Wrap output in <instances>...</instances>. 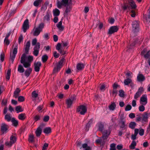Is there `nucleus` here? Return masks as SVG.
<instances>
[{
  "label": "nucleus",
  "mask_w": 150,
  "mask_h": 150,
  "mask_svg": "<svg viewBox=\"0 0 150 150\" xmlns=\"http://www.w3.org/2000/svg\"><path fill=\"white\" fill-rule=\"evenodd\" d=\"M40 47V43L39 42L37 43L36 45L34 48V51L33 54L35 56L38 55L39 49Z\"/></svg>",
  "instance_id": "nucleus-12"
},
{
  "label": "nucleus",
  "mask_w": 150,
  "mask_h": 150,
  "mask_svg": "<svg viewBox=\"0 0 150 150\" xmlns=\"http://www.w3.org/2000/svg\"><path fill=\"white\" fill-rule=\"evenodd\" d=\"M8 128V126L5 124L3 123L1 126V129L3 133L6 132Z\"/></svg>",
  "instance_id": "nucleus-22"
},
{
  "label": "nucleus",
  "mask_w": 150,
  "mask_h": 150,
  "mask_svg": "<svg viewBox=\"0 0 150 150\" xmlns=\"http://www.w3.org/2000/svg\"><path fill=\"white\" fill-rule=\"evenodd\" d=\"M43 0H35L33 3V5L36 7H38L42 1Z\"/></svg>",
  "instance_id": "nucleus-34"
},
{
  "label": "nucleus",
  "mask_w": 150,
  "mask_h": 150,
  "mask_svg": "<svg viewBox=\"0 0 150 150\" xmlns=\"http://www.w3.org/2000/svg\"><path fill=\"white\" fill-rule=\"evenodd\" d=\"M50 14L48 13H47L44 17V21H48L50 20Z\"/></svg>",
  "instance_id": "nucleus-30"
},
{
  "label": "nucleus",
  "mask_w": 150,
  "mask_h": 150,
  "mask_svg": "<svg viewBox=\"0 0 150 150\" xmlns=\"http://www.w3.org/2000/svg\"><path fill=\"white\" fill-rule=\"evenodd\" d=\"M140 103L142 105H145L147 102V96L146 95H143L140 98Z\"/></svg>",
  "instance_id": "nucleus-13"
},
{
  "label": "nucleus",
  "mask_w": 150,
  "mask_h": 150,
  "mask_svg": "<svg viewBox=\"0 0 150 150\" xmlns=\"http://www.w3.org/2000/svg\"><path fill=\"white\" fill-rule=\"evenodd\" d=\"M144 91V90L142 87L140 88L139 89L135 95L134 96V98L135 99H136L137 98H139L142 94Z\"/></svg>",
  "instance_id": "nucleus-17"
},
{
  "label": "nucleus",
  "mask_w": 150,
  "mask_h": 150,
  "mask_svg": "<svg viewBox=\"0 0 150 150\" xmlns=\"http://www.w3.org/2000/svg\"><path fill=\"white\" fill-rule=\"evenodd\" d=\"M128 2L129 6H128L126 3H124V6H122L124 10H126L127 8L132 9H135L137 7L136 5L133 0H127ZM124 3H125L124 2Z\"/></svg>",
  "instance_id": "nucleus-6"
},
{
  "label": "nucleus",
  "mask_w": 150,
  "mask_h": 150,
  "mask_svg": "<svg viewBox=\"0 0 150 150\" xmlns=\"http://www.w3.org/2000/svg\"><path fill=\"white\" fill-rule=\"evenodd\" d=\"M119 124L120 127L124 128L125 126V121L123 119H121V120L119 122Z\"/></svg>",
  "instance_id": "nucleus-36"
},
{
  "label": "nucleus",
  "mask_w": 150,
  "mask_h": 150,
  "mask_svg": "<svg viewBox=\"0 0 150 150\" xmlns=\"http://www.w3.org/2000/svg\"><path fill=\"white\" fill-rule=\"evenodd\" d=\"M43 37L46 40L48 39L49 38V34L48 33H45Z\"/></svg>",
  "instance_id": "nucleus-58"
},
{
  "label": "nucleus",
  "mask_w": 150,
  "mask_h": 150,
  "mask_svg": "<svg viewBox=\"0 0 150 150\" xmlns=\"http://www.w3.org/2000/svg\"><path fill=\"white\" fill-rule=\"evenodd\" d=\"M149 117V114L147 112H145L142 114H137L136 115V121L145 123L148 122Z\"/></svg>",
  "instance_id": "nucleus-3"
},
{
  "label": "nucleus",
  "mask_w": 150,
  "mask_h": 150,
  "mask_svg": "<svg viewBox=\"0 0 150 150\" xmlns=\"http://www.w3.org/2000/svg\"><path fill=\"white\" fill-rule=\"evenodd\" d=\"M44 24L43 23H40L39 26L36 28H35L33 30V34L34 36H38L44 27Z\"/></svg>",
  "instance_id": "nucleus-5"
},
{
  "label": "nucleus",
  "mask_w": 150,
  "mask_h": 150,
  "mask_svg": "<svg viewBox=\"0 0 150 150\" xmlns=\"http://www.w3.org/2000/svg\"><path fill=\"white\" fill-rule=\"evenodd\" d=\"M116 144H112L110 145V150H116Z\"/></svg>",
  "instance_id": "nucleus-51"
},
{
  "label": "nucleus",
  "mask_w": 150,
  "mask_h": 150,
  "mask_svg": "<svg viewBox=\"0 0 150 150\" xmlns=\"http://www.w3.org/2000/svg\"><path fill=\"white\" fill-rule=\"evenodd\" d=\"M16 137L12 135L10 137V141L6 142L5 144L6 146L10 147L13 144L16 142Z\"/></svg>",
  "instance_id": "nucleus-9"
},
{
  "label": "nucleus",
  "mask_w": 150,
  "mask_h": 150,
  "mask_svg": "<svg viewBox=\"0 0 150 150\" xmlns=\"http://www.w3.org/2000/svg\"><path fill=\"white\" fill-rule=\"evenodd\" d=\"M42 128L41 126H40L36 129L35 133L37 137H39L40 136L42 132Z\"/></svg>",
  "instance_id": "nucleus-25"
},
{
  "label": "nucleus",
  "mask_w": 150,
  "mask_h": 150,
  "mask_svg": "<svg viewBox=\"0 0 150 150\" xmlns=\"http://www.w3.org/2000/svg\"><path fill=\"white\" fill-rule=\"evenodd\" d=\"M136 125V124L135 122H131L129 124V127L132 129H134Z\"/></svg>",
  "instance_id": "nucleus-38"
},
{
  "label": "nucleus",
  "mask_w": 150,
  "mask_h": 150,
  "mask_svg": "<svg viewBox=\"0 0 150 150\" xmlns=\"http://www.w3.org/2000/svg\"><path fill=\"white\" fill-rule=\"evenodd\" d=\"M116 107V105L115 103H112L109 106V109L110 110H113Z\"/></svg>",
  "instance_id": "nucleus-43"
},
{
  "label": "nucleus",
  "mask_w": 150,
  "mask_h": 150,
  "mask_svg": "<svg viewBox=\"0 0 150 150\" xmlns=\"http://www.w3.org/2000/svg\"><path fill=\"white\" fill-rule=\"evenodd\" d=\"M98 127V130L101 132H102L104 129V125L101 122L99 123L97 125Z\"/></svg>",
  "instance_id": "nucleus-28"
},
{
  "label": "nucleus",
  "mask_w": 150,
  "mask_h": 150,
  "mask_svg": "<svg viewBox=\"0 0 150 150\" xmlns=\"http://www.w3.org/2000/svg\"><path fill=\"white\" fill-rule=\"evenodd\" d=\"M132 106L130 105H128L125 108V110L126 111H129L132 108Z\"/></svg>",
  "instance_id": "nucleus-55"
},
{
  "label": "nucleus",
  "mask_w": 150,
  "mask_h": 150,
  "mask_svg": "<svg viewBox=\"0 0 150 150\" xmlns=\"http://www.w3.org/2000/svg\"><path fill=\"white\" fill-rule=\"evenodd\" d=\"M103 138L105 139H106L109 135L110 134V132L109 130H105L103 131Z\"/></svg>",
  "instance_id": "nucleus-19"
},
{
  "label": "nucleus",
  "mask_w": 150,
  "mask_h": 150,
  "mask_svg": "<svg viewBox=\"0 0 150 150\" xmlns=\"http://www.w3.org/2000/svg\"><path fill=\"white\" fill-rule=\"evenodd\" d=\"M16 110L17 112H21L23 111L21 107L19 106H17L16 107Z\"/></svg>",
  "instance_id": "nucleus-53"
},
{
  "label": "nucleus",
  "mask_w": 150,
  "mask_h": 150,
  "mask_svg": "<svg viewBox=\"0 0 150 150\" xmlns=\"http://www.w3.org/2000/svg\"><path fill=\"white\" fill-rule=\"evenodd\" d=\"M48 146V144L47 143H45L43 146L42 150H46Z\"/></svg>",
  "instance_id": "nucleus-64"
},
{
  "label": "nucleus",
  "mask_w": 150,
  "mask_h": 150,
  "mask_svg": "<svg viewBox=\"0 0 150 150\" xmlns=\"http://www.w3.org/2000/svg\"><path fill=\"white\" fill-rule=\"evenodd\" d=\"M42 59L43 62H45L48 59V57L46 55H44L42 57Z\"/></svg>",
  "instance_id": "nucleus-49"
},
{
  "label": "nucleus",
  "mask_w": 150,
  "mask_h": 150,
  "mask_svg": "<svg viewBox=\"0 0 150 150\" xmlns=\"http://www.w3.org/2000/svg\"><path fill=\"white\" fill-rule=\"evenodd\" d=\"M126 76V78L127 79L129 78L131 79L132 78V73L130 72H127L125 74Z\"/></svg>",
  "instance_id": "nucleus-48"
},
{
  "label": "nucleus",
  "mask_w": 150,
  "mask_h": 150,
  "mask_svg": "<svg viewBox=\"0 0 150 150\" xmlns=\"http://www.w3.org/2000/svg\"><path fill=\"white\" fill-rule=\"evenodd\" d=\"M5 119L8 122L10 121L11 120V117L10 114H6L5 117Z\"/></svg>",
  "instance_id": "nucleus-40"
},
{
  "label": "nucleus",
  "mask_w": 150,
  "mask_h": 150,
  "mask_svg": "<svg viewBox=\"0 0 150 150\" xmlns=\"http://www.w3.org/2000/svg\"><path fill=\"white\" fill-rule=\"evenodd\" d=\"M28 140L30 142H33L34 141V136L32 134H30L29 136Z\"/></svg>",
  "instance_id": "nucleus-35"
},
{
  "label": "nucleus",
  "mask_w": 150,
  "mask_h": 150,
  "mask_svg": "<svg viewBox=\"0 0 150 150\" xmlns=\"http://www.w3.org/2000/svg\"><path fill=\"white\" fill-rule=\"evenodd\" d=\"M23 36L22 35H21L18 38V42L19 44H20L21 42L23 41Z\"/></svg>",
  "instance_id": "nucleus-60"
},
{
  "label": "nucleus",
  "mask_w": 150,
  "mask_h": 150,
  "mask_svg": "<svg viewBox=\"0 0 150 150\" xmlns=\"http://www.w3.org/2000/svg\"><path fill=\"white\" fill-rule=\"evenodd\" d=\"M76 96H73L67 99L66 103L67 105V108H69L71 107L73 102L76 100Z\"/></svg>",
  "instance_id": "nucleus-8"
},
{
  "label": "nucleus",
  "mask_w": 150,
  "mask_h": 150,
  "mask_svg": "<svg viewBox=\"0 0 150 150\" xmlns=\"http://www.w3.org/2000/svg\"><path fill=\"white\" fill-rule=\"evenodd\" d=\"M32 97L34 98V99H33V100H35V98H37L38 96V94L37 93L36 91H33L32 94Z\"/></svg>",
  "instance_id": "nucleus-46"
},
{
  "label": "nucleus",
  "mask_w": 150,
  "mask_h": 150,
  "mask_svg": "<svg viewBox=\"0 0 150 150\" xmlns=\"http://www.w3.org/2000/svg\"><path fill=\"white\" fill-rule=\"evenodd\" d=\"M16 54H10V59L12 62V63H13L14 59L15 57Z\"/></svg>",
  "instance_id": "nucleus-50"
},
{
  "label": "nucleus",
  "mask_w": 150,
  "mask_h": 150,
  "mask_svg": "<svg viewBox=\"0 0 150 150\" xmlns=\"http://www.w3.org/2000/svg\"><path fill=\"white\" fill-rule=\"evenodd\" d=\"M11 70L8 69L6 73V79H7L9 80L10 78V76L11 74Z\"/></svg>",
  "instance_id": "nucleus-47"
},
{
  "label": "nucleus",
  "mask_w": 150,
  "mask_h": 150,
  "mask_svg": "<svg viewBox=\"0 0 150 150\" xmlns=\"http://www.w3.org/2000/svg\"><path fill=\"white\" fill-rule=\"evenodd\" d=\"M53 15L54 16H58L60 14V11L57 8H55L53 11Z\"/></svg>",
  "instance_id": "nucleus-31"
},
{
  "label": "nucleus",
  "mask_w": 150,
  "mask_h": 150,
  "mask_svg": "<svg viewBox=\"0 0 150 150\" xmlns=\"http://www.w3.org/2000/svg\"><path fill=\"white\" fill-rule=\"evenodd\" d=\"M62 21H60L57 24V27L59 30L62 31L64 30V27L62 25Z\"/></svg>",
  "instance_id": "nucleus-27"
},
{
  "label": "nucleus",
  "mask_w": 150,
  "mask_h": 150,
  "mask_svg": "<svg viewBox=\"0 0 150 150\" xmlns=\"http://www.w3.org/2000/svg\"><path fill=\"white\" fill-rule=\"evenodd\" d=\"M18 71L20 73H23L25 71V70L22 65H19L18 66Z\"/></svg>",
  "instance_id": "nucleus-32"
},
{
  "label": "nucleus",
  "mask_w": 150,
  "mask_h": 150,
  "mask_svg": "<svg viewBox=\"0 0 150 150\" xmlns=\"http://www.w3.org/2000/svg\"><path fill=\"white\" fill-rule=\"evenodd\" d=\"M4 43L6 45H8L10 43V41L8 39V38H5V39L4 40Z\"/></svg>",
  "instance_id": "nucleus-59"
},
{
  "label": "nucleus",
  "mask_w": 150,
  "mask_h": 150,
  "mask_svg": "<svg viewBox=\"0 0 150 150\" xmlns=\"http://www.w3.org/2000/svg\"><path fill=\"white\" fill-rule=\"evenodd\" d=\"M83 148L85 149V150H91L90 147L88 146L86 144H84L82 145Z\"/></svg>",
  "instance_id": "nucleus-41"
},
{
  "label": "nucleus",
  "mask_w": 150,
  "mask_h": 150,
  "mask_svg": "<svg viewBox=\"0 0 150 150\" xmlns=\"http://www.w3.org/2000/svg\"><path fill=\"white\" fill-rule=\"evenodd\" d=\"M11 121L13 126L16 127L18 125V121L17 120H16L14 118H12Z\"/></svg>",
  "instance_id": "nucleus-37"
},
{
  "label": "nucleus",
  "mask_w": 150,
  "mask_h": 150,
  "mask_svg": "<svg viewBox=\"0 0 150 150\" xmlns=\"http://www.w3.org/2000/svg\"><path fill=\"white\" fill-rule=\"evenodd\" d=\"M53 55L55 58H57L59 57V54L57 53V52L55 51L54 52Z\"/></svg>",
  "instance_id": "nucleus-63"
},
{
  "label": "nucleus",
  "mask_w": 150,
  "mask_h": 150,
  "mask_svg": "<svg viewBox=\"0 0 150 150\" xmlns=\"http://www.w3.org/2000/svg\"><path fill=\"white\" fill-rule=\"evenodd\" d=\"M18 117L19 120H23L26 117L25 114V113L21 114L18 115Z\"/></svg>",
  "instance_id": "nucleus-29"
},
{
  "label": "nucleus",
  "mask_w": 150,
  "mask_h": 150,
  "mask_svg": "<svg viewBox=\"0 0 150 150\" xmlns=\"http://www.w3.org/2000/svg\"><path fill=\"white\" fill-rule=\"evenodd\" d=\"M139 30V23L137 21H134L132 24V35L134 36L136 35Z\"/></svg>",
  "instance_id": "nucleus-4"
},
{
  "label": "nucleus",
  "mask_w": 150,
  "mask_h": 150,
  "mask_svg": "<svg viewBox=\"0 0 150 150\" xmlns=\"http://www.w3.org/2000/svg\"><path fill=\"white\" fill-rule=\"evenodd\" d=\"M144 20L148 23H149L150 22V10L148 16H145V17Z\"/></svg>",
  "instance_id": "nucleus-44"
},
{
  "label": "nucleus",
  "mask_w": 150,
  "mask_h": 150,
  "mask_svg": "<svg viewBox=\"0 0 150 150\" xmlns=\"http://www.w3.org/2000/svg\"><path fill=\"white\" fill-rule=\"evenodd\" d=\"M51 132V129L50 127H47L45 128L44 132L45 134H49Z\"/></svg>",
  "instance_id": "nucleus-39"
},
{
  "label": "nucleus",
  "mask_w": 150,
  "mask_h": 150,
  "mask_svg": "<svg viewBox=\"0 0 150 150\" xmlns=\"http://www.w3.org/2000/svg\"><path fill=\"white\" fill-rule=\"evenodd\" d=\"M49 119V117L48 116L46 115L43 118V121L45 122H47L48 121Z\"/></svg>",
  "instance_id": "nucleus-61"
},
{
  "label": "nucleus",
  "mask_w": 150,
  "mask_h": 150,
  "mask_svg": "<svg viewBox=\"0 0 150 150\" xmlns=\"http://www.w3.org/2000/svg\"><path fill=\"white\" fill-rule=\"evenodd\" d=\"M119 96L121 97H123L124 96V92L122 90H120L119 91Z\"/></svg>",
  "instance_id": "nucleus-57"
},
{
  "label": "nucleus",
  "mask_w": 150,
  "mask_h": 150,
  "mask_svg": "<svg viewBox=\"0 0 150 150\" xmlns=\"http://www.w3.org/2000/svg\"><path fill=\"white\" fill-rule=\"evenodd\" d=\"M30 46V41H29L26 43L25 47V53L23 54L21 58L20 62L23 65L24 67H28L30 65L33 60V56L28 55L29 47Z\"/></svg>",
  "instance_id": "nucleus-1"
},
{
  "label": "nucleus",
  "mask_w": 150,
  "mask_h": 150,
  "mask_svg": "<svg viewBox=\"0 0 150 150\" xmlns=\"http://www.w3.org/2000/svg\"><path fill=\"white\" fill-rule=\"evenodd\" d=\"M64 60V58H62L59 62L57 64L56 66L54 67L53 70V73L57 72L59 71L62 66Z\"/></svg>",
  "instance_id": "nucleus-10"
},
{
  "label": "nucleus",
  "mask_w": 150,
  "mask_h": 150,
  "mask_svg": "<svg viewBox=\"0 0 150 150\" xmlns=\"http://www.w3.org/2000/svg\"><path fill=\"white\" fill-rule=\"evenodd\" d=\"M84 66L83 64L79 63L77 64L76 68L78 70H81L83 69Z\"/></svg>",
  "instance_id": "nucleus-33"
},
{
  "label": "nucleus",
  "mask_w": 150,
  "mask_h": 150,
  "mask_svg": "<svg viewBox=\"0 0 150 150\" xmlns=\"http://www.w3.org/2000/svg\"><path fill=\"white\" fill-rule=\"evenodd\" d=\"M31 63L30 64V66L28 67H24L25 68H28L26 70H25L24 73V74L27 77H28L30 76V74L32 72V69L30 67L31 66Z\"/></svg>",
  "instance_id": "nucleus-20"
},
{
  "label": "nucleus",
  "mask_w": 150,
  "mask_h": 150,
  "mask_svg": "<svg viewBox=\"0 0 150 150\" xmlns=\"http://www.w3.org/2000/svg\"><path fill=\"white\" fill-rule=\"evenodd\" d=\"M136 143L134 141H133L131 143L130 148L131 149H134L135 148V146H136Z\"/></svg>",
  "instance_id": "nucleus-45"
},
{
  "label": "nucleus",
  "mask_w": 150,
  "mask_h": 150,
  "mask_svg": "<svg viewBox=\"0 0 150 150\" xmlns=\"http://www.w3.org/2000/svg\"><path fill=\"white\" fill-rule=\"evenodd\" d=\"M124 83L125 85H128L129 84H131V85L132 84H133L131 79L129 78L125 80L124 81Z\"/></svg>",
  "instance_id": "nucleus-26"
},
{
  "label": "nucleus",
  "mask_w": 150,
  "mask_h": 150,
  "mask_svg": "<svg viewBox=\"0 0 150 150\" xmlns=\"http://www.w3.org/2000/svg\"><path fill=\"white\" fill-rule=\"evenodd\" d=\"M5 55L3 52L1 53V54L0 59L1 62H3L4 58Z\"/></svg>",
  "instance_id": "nucleus-62"
},
{
  "label": "nucleus",
  "mask_w": 150,
  "mask_h": 150,
  "mask_svg": "<svg viewBox=\"0 0 150 150\" xmlns=\"http://www.w3.org/2000/svg\"><path fill=\"white\" fill-rule=\"evenodd\" d=\"M40 116L39 115H36L34 117V120L35 121H37L38 120H40Z\"/></svg>",
  "instance_id": "nucleus-54"
},
{
  "label": "nucleus",
  "mask_w": 150,
  "mask_h": 150,
  "mask_svg": "<svg viewBox=\"0 0 150 150\" xmlns=\"http://www.w3.org/2000/svg\"><path fill=\"white\" fill-rule=\"evenodd\" d=\"M18 100L20 102H23L25 100V98L23 96H19L18 98Z\"/></svg>",
  "instance_id": "nucleus-56"
},
{
  "label": "nucleus",
  "mask_w": 150,
  "mask_h": 150,
  "mask_svg": "<svg viewBox=\"0 0 150 150\" xmlns=\"http://www.w3.org/2000/svg\"><path fill=\"white\" fill-rule=\"evenodd\" d=\"M141 54L144 55V57L146 59L149 58L150 56V51L147 52L146 49H144L141 52Z\"/></svg>",
  "instance_id": "nucleus-16"
},
{
  "label": "nucleus",
  "mask_w": 150,
  "mask_h": 150,
  "mask_svg": "<svg viewBox=\"0 0 150 150\" xmlns=\"http://www.w3.org/2000/svg\"><path fill=\"white\" fill-rule=\"evenodd\" d=\"M71 0H62L61 1L58 0L57 2V6L59 9L62 8L63 6L66 7L64 13L67 15L71 9L72 6L71 5Z\"/></svg>",
  "instance_id": "nucleus-2"
},
{
  "label": "nucleus",
  "mask_w": 150,
  "mask_h": 150,
  "mask_svg": "<svg viewBox=\"0 0 150 150\" xmlns=\"http://www.w3.org/2000/svg\"><path fill=\"white\" fill-rule=\"evenodd\" d=\"M118 29V28L117 26H112L109 30L108 33L109 34H112L115 32H117Z\"/></svg>",
  "instance_id": "nucleus-15"
},
{
  "label": "nucleus",
  "mask_w": 150,
  "mask_h": 150,
  "mask_svg": "<svg viewBox=\"0 0 150 150\" xmlns=\"http://www.w3.org/2000/svg\"><path fill=\"white\" fill-rule=\"evenodd\" d=\"M21 90L18 88H16L14 92L13 97L15 98H17L19 95V93H20Z\"/></svg>",
  "instance_id": "nucleus-24"
},
{
  "label": "nucleus",
  "mask_w": 150,
  "mask_h": 150,
  "mask_svg": "<svg viewBox=\"0 0 150 150\" xmlns=\"http://www.w3.org/2000/svg\"><path fill=\"white\" fill-rule=\"evenodd\" d=\"M137 80L139 82H142L145 80L144 76L142 74H139L137 77Z\"/></svg>",
  "instance_id": "nucleus-23"
},
{
  "label": "nucleus",
  "mask_w": 150,
  "mask_h": 150,
  "mask_svg": "<svg viewBox=\"0 0 150 150\" xmlns=\"http://www.w3.org/2000/svg\"><path fill=\"white\" fill-rule=\"evenodd\" d=\"M83 148L85 149V150H91L90 147L88 146L86 144H84L82 145Z\"/></svg>",
  "instance_id": "nucleus-42"
},
{
  "label": "nucleus",
  "mask_w": 150,
  "mask_h": 150,
  "mask_svg": "<svg viewBox=\"0 0 150 150\" xmlns=\"http://www.w3.org/2000/svg\"><path fill=\"white\" fill-rule=\"evenodd\" d=\"M41 66V63L40 62H38L35 63L34 64V70L36 72H38L40 70V67Z\"/></svg>",
  "instance_id": "nucleus-21"
},
{
  "label": "nucleus",
  "mask_w": 150,
  "mask_h": 150,
  "mask_svg": "<svg viewBox=\"0 0 150 150\" xmlns=\"http://www.w3.org/2000/svg\"><path fill=\"white\" fill-rule=\"evenodd\" d=\"M134 134H132L131 135V139L134 140L136 139V137L138 134L139 132V135L141 136H142L144 134V131L143 129H141L139 131L137 129H135L134 130Z\"/></svg>",
  "instance_id": "nucleus-7"
},
{
  "label": "nucleus",
  "mask_w": 150,
  "mask_h": 150,
  "mask_svg": "<svg viewBox=\"0 0 150 150\" xmlns=\"http://www.w3.org/2000/svg\"><path fill=\"white\" fill-rule=\"evenodd\" d=\"M120 88V85H118L117 83H115L112 85V94H115L116 96L117 93L118 91L117 89Z\"/></svg>",
  "instance_id": "nucleus-14"
},
{
  "label": "nucleus",
  "mask_w": 150,
  "mask_h": 150,
  "mask_svg": "<svg viewBox=\"0 0 150 150\" xmlns=\"http://www.w3.org/2000/svg\"><path fill=\"white\" fill-rule=\"evenodd\" d=\"M28 19L26 20L24 22L23 25V28L24 32H25L26 30L28 28Z\"/></svg>",
  "instance_id": "nucleus-18"
},
{
  "label": "nucleus",
  "mask_w": 150,
  "mask_h": 150,
  "mask_svg": "<svg viewBox=\"0 0 150 150\" xmlns=\"http://www.w3.org/2000/svg\"><path fill=\"white\" fill-rule=\"evenodd\" d=\"M86 111V107L83 105L79 106L77 109V112L82 115H84Z\"/></svg>",
  "instance_id": "nucleus-11"
},
{
  "label": "nucleus",
  "mask_w": 150,
  "mask_h": 150,
  "mask_svg": "<svg viewBox=\"0 0 150 150\" xmlns=\"http://www.w3.org/2000/svg\"><path fill=\"white\" fill-rule=\"evenodd\" d=\"M142 105L139 106V109L140 112H143L145 110V107L143 105Z\"/></svg>",
  "instance_id": "nucleus-52"
}]
</instances>
